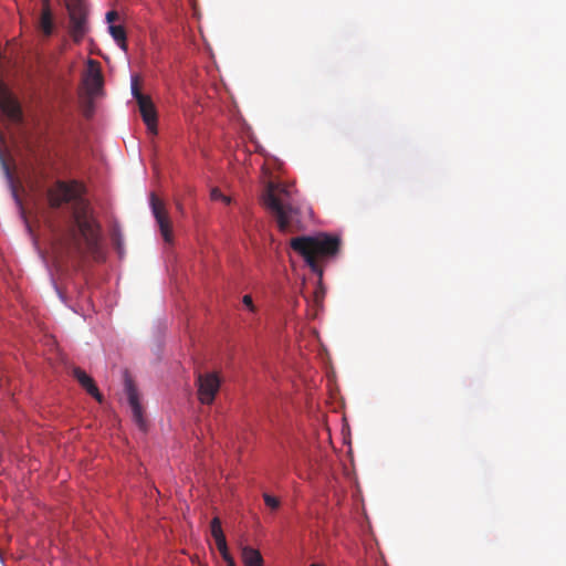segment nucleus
<instances>
[{"label":"nucleus","mask_w":566,"mask_h":566,"mask_svg":"<svg viewBox=\"0 0 566 566\" xmlns=\"http://www.w3.org/2000/svg\"><path fill=\"white\" fill-rule=\"evenodd\" d=\"M50 206L59 208L63 203L74 202V220L86 250L95 253L99 247L101 227L90 214L88 205L81 197L77 182L57 181L48 192Z\"/></svg>","instance_id":"obj_1"},{"label":"nucleus","mask_w":566,"mask_h":566,"mask_svg":"<svg viewBox=\"0 0 566 566\" xmlns=\"http://www.w3.org/2000/svg\"><path fill=\"white\" fill-rule=\"evenodd\" d=\"M262 203L275 219L281 232H296L303 229L301 207L292 186L269 181L262 195Z\"/></svg>","instance_id":"obj_2"},{"label":"nucleus","mask_w":566,"mask_h":566,"mask_svg":"<svg viewBox=\"0 0 566 566\" xmlns=\"http://www.w3.org/2000/svg\"><path fill=\"white\" fill-rule=\"evenodd\" d=\"M291 248L297 252L314 273L322 275L319 259L335 256L340 248V239L328 233L296 237L291 240Z\"/></svg>","instance_id":"obj_3"},{"label":"nucleus","mask_w":566,"mask_h":566,"mask_svg":"<svg viewBox=\"0 0 566 566\" xmlns=\"http://www.w3.org/2000/svg\"><path fill=\"white\" fill-rule=\"evenodd\" d=\"M69 14V33L75 43L82 42L90 30L88 8L85 0L65 3Z\"/></svg>","instance_id":"obj_4"},{"label":"nucleus","mask_w":566,"mask_h":566,"mask_svg":"<svg viewBox=\"0 0 566 566\" xmlns=\"http://www.w3.org/2000/svg\"><path fill=\"white\" fill-rule=\"evenodd\" d=\"M150 208L159 227L161 237L166 243H171L174 240L172 226L165 202L160 200L155 193H151Z\"/></svg>","instance_id":"obj_5"},{"label":"nucleus","mask_w":566,"mask_h":566,"mask_svg":"<svg viewBox=\"0 0 566 566\" xmlns=\"http://www.w3.org/2000/svg\"><path fill=\"white\" fill-rule=\"evenodd\" d=\"M220 378L216 373L199 374L197 377L198 399L203 405H211L220 389Z\"/></svg>","instance_id":"obj_6"},{"label":"nucleus","mask_w":566,"mask_h":566,"mask_svg":"<svg viewBox=\"0 0 566 566\" xmlns=\"http://www.w3.org/2000/svg\"><path fill=\"white\" fill-rule=\"evenodd\" d=\"M0 108L3 114L13 123L22 120V109L17 97L10 92L7 85L0 80Z\"/></svg>","instance_id":"obj_7"},{"label":"nucleus","mask_w":566,"mask_h":566,"mask_svg":"<svg viewBox=\"0 0 566 566\" xmlns=\"http://www.w3.org/2000/svg\"><path fill=\"white\" fill-rule=\"evenodd\" d=\"M83 82L90 95L94 96L102 90L104 80L99 62L95 60L87 61V69Z\"/></svg>","instance_id":"obj_8"},{"label":"nucleus","mask_w":566,"mask_h":566,"mask_svg":"<svg viewBox=\"0 0 566 566\" xmlns=\"http://www.w3.org/2000/svg\"><path fill=\"white\" fill-rule=\"evenodd\" d=\"M125 391L135 423L139 427V429L145 430L146 424L143 417V408L139 402L138 391L134 382L128 378L125 380Z\"/></svg>","instance_id":"obj_9"},{"label":"nucleus","mask_w":566,"mask_h":566,"mask_svg":"<svg viewBox=\"0 0 566 566\" xmlns=\"http://www.w3.org/2000/svg\"><path fill=\"white\" fill-rule=\"evenodd\" d=\"M139 113L151 134H157V111L149 96L137 101Z\"/></svg>","instance_id":"obj_10"},{"label":"nucleus","mask_w":566,"mask_h":566,"mask_svg":"<svg viewBox=\"0 0 566 566\" xmlns=\"http://www.w3.org/2000/svg\"><path fill=\"white\" fill-rule=\"evenodd\" d=\"M73 376L91 396H93L97 401H102V395L99 394L98 388L96 387L91 376H88L81 368H74Z\"/></svg>","instance_id":"obj_11"},{"label":"nucleus","mask_w":566,"mask_h":566,"mask_svg":"<svg viewBox=\"0 0 566 566\" xmlns=\"http://www.w3.org/2000/svg\"><path fill=\"white\" fill-rule=\"evenodd\" d=\"M241 558L244 566H263L264 560L261 553L251 547V546H242L241 547Z\"/></svg>","instance_id":"obj_12"},{"label":"nucleus","mask_w":566,"mask_h":566,"mask_svg":"<svg viewBox=\"0 0 566 566\" xmlns=\"http://www.w3.org/2000/svg\"><path fill=\"white\" fill-rule=\"evenodd\" d=\"M39 25L44 35L50 36L53 33V14L51 7H42Z\"/></svg>","instance_id":"obj_13"},{"label":"nucleus","mask_w":566,"mask_h":566,"mask_svg":"<svg viewBox=\"0 0 566 566\" xmlns=\"http://www.w3.org/2000/svg\"><path fill=\"white\" fill-rule=\"evenodd\" d=\"M108 31L115 42L119 45L123 51H127V36L123 25L111 24Z\"/></svg>","instance_id":"obj_14"},{"label":"nucleus","mask_w":566,"mask_h":566,"mask_svg":"<svg viewBox=\"0 0 566 566\" xmlns=\"http://www.w3.org/2000/svg\"><path fill=\"white\" fill-rule=\"evenodd\" d=\"M3 168H4V172H6V176L10 182V188H11V192H12V196L15 200V202L21 207V200L19 198V195H18V186H17V182L14 181L13 179V176L9 169V167L3 163Z\"/></svg>","instance_id":"obj_15"},{"label":"nucleus","mask_w":566,"mask_h":566,"mask_svg":"<svg viewBox=\"0 0 566 566\" xmlns=\"http://www.w3.org/2000/svg\"><path fill=\"white\" fill-rule=\"evenodd\" d=\"M211 535L216 539L224 537V533L221 527V521L219 517H213L210 523Z\"/></svg>","instance_id":"obj_16"},{"label":"nucleus","mask_w":566,"mask_h":566,"mask_svg":"<svg viewBox=\"0 0 566 566\" xmlns=\"http://www.w3.org/2000/svg\"><path fill=\"white\" fill-rule=\"evenodd\" d=\"M132 94H133L134 98L136 99V102L139 101L140 98H145L148 96V95H144L140 92L139 82H138L137 76L132 77Z\"/></svg>","instance_id":"obj_17"},{"label":"nucleus","mask_w":566,"mask_h":566,"mask_svg":"<svg viewBox=\"0 0 566 566\" xmlns=\"http://www.w3.org/2000/svg\"><path fill=\"white\" fill-rule=\"evenodd\" d=\"M214 542H216V546H217L219 553L221 554L222 558L228 557V556L231 555L229 553V549H228V544H227L226 536L221 537V538H218Z\"/></svg>","instance_id":"obj_18"},{"label":"nucleus","mask_w":566,"mask_h":566,"mask_svg":"<svg viewBox=\"0 0 566 566\" xmlns=\"http://www.w3.org/2000/svg\"><path fill=\"white\" fill-rule=\"evenodd\" d=\"M264 502L266 506L271 507L272 510H276L280 506V500L275 496H272L268 493L263 494Z\"/></svg>","instance_id":"obj_19"},{"label":"nucleus","mask_w":566,"mask_h":566,"mask_svg":"<svg viewBox=\"0 0 566 566\" xmlns=\"http://www.w3.org/2000/svg\"><path fill=\"white\" fill-rule=\"evenodd\" d=\"M210 196H211V199H212V200H222V201H223L224 203H227V205H229V203H230V201H231V199H230L228 196L223 195V193L221 192V190H220V189H218V188H213V189L211 190Z\"/></svg>","instance_id":"obj_20"},{"label":"nucleus","mask_w":566,"mask_h":566,"mask_svg":"<svg viewBox=\"0 0 566 566\" xmlns=\"http://www.w3.org/2000/svg\"><path fill=\"white\" fill-rule=\"evenodd\" d=\"M242 302L249 308V311H251L253 313L256 311V307L253 304V300H252L251 295H248V294L244 295L243 298H242Z\"/></svg>","instance_id":"obj_21"},{"label":"nucleus","mask_w":566,"mask_h":566,"mask_svg":"<svg viewBox=\"0 0 566 566\" xmlns=\"http://www.w3.org/2000/svg\"><path fill=\"white\" fill-rule=\"evenodd\" d=\"M106 20L109 23V25L113 24L114 21L118 20V13L114 10L108 11L106 13Z\"/></svg>","instance_id":"obj_22"},{"label":"nucleus","mask_w":566,"mask_h":566,"mask_svg":"<svg viewBox=\"0 0 566 566\" xmlns=\"http://www.w3.org/2000/svg\"><path fill=\"white\" fill-rule=\"evenodd\" d=\"M72 235H73V241H74V244H75V249H76V251H77L78 253H82V248H81V244H80V242H78V240H77V238H76V234H75V233H73Z\"/></svg>","instance_id":"obj_23"},{"label":"nucleus","mask_w":566,"mask_h":566,"mask_svg":"<svg viewBox=\"0 0 566 566\" xmlns=\"http://www.w3.org/2000/svg\"><path fill=\"white\" fill-rule=\"evenodd\" d=\"M222 559L226 562L227 566H235V562L231 555Z\"/></svg>","instance_id":"obj_24"},{"label":"nucleus","mask_w":566,"mask_h":566,"mask_svg":"<svg viewBox=\"0 0 566 566\" xmlns=\"http://www.w3.org/2000/svg\"><path fill=\"white\" fill-rule=\"evenodd\" d=\"M176 207H177V210H178L180 213H184V207H182V205H181L179 201H177V202H176Z\"/></svg>","instance_id":"obj_25"},{"label":"nucleus","mask_w":566,"mask_h":566,"mask_svg":"<svg viewBox=\"0 0 566 566\" xmlns=\"http://www.w3.org/2000/svg\"><path fill=\"white\" fill-rule=\"evenodd\" d=\"M42 7H51L50 0H42Z\"/></svg>","instance_id":"obj_26"}]
</instances>
